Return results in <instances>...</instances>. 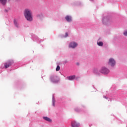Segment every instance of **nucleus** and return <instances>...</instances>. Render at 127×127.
I'll return each instance as SVG.
<instances>
[{
  "mask_svg": "<svg viewBox=\"0 0 127 127\" xmlns=\"http://www.w3.org/2000/svg\"><path fill=\"white\" fill-rule=\"evenodd\" d=\"M14 24L16 27H19V24L16 19L14 20Z\"/></svg>",
  "mask_w": 127,
  "mask_h": 127,
  "instance_id": "obj_9",
  "label": "nucleus"
},
{
  "mask_svg": "<svg viewBox=\"0 0 127 127\" xmlns=\"http://www.w3.org/2000/svg\"><path fill=\"white\" fill-rule=\"evenodd\" d=\"M76 64H77V65H79V63H77Z\"/></svg>",
  "mask_w": 127,
  "mask_h": 127,
  "instance_id": "obj_18",
  "label": "nucleus"
},
{
  "mask_svg": "<svg viewBox=\"0 0 127 127\" xmlns=\"http://www.w3.org/2000/svg\"><path fill=\"white\" fill-rule=\"evenodd\" d=\"M97 45L98 46H103V45H104V43L102 42H97Z\"/></svg>",
  "mask_w": 127,
  "mask_h": 127,
  "instance_id": "obj_13",
  "label": "nucleus"
},
{
  "mask_svg": "<svg viewBox=\"0 0 127 127\" xmlns=\"http://www.w3.org/2000/svg\"><path fill=\"white\" fill-rule=\"evenodd\" d=\"M50 80L53 83H58L60 81L59 77L56 76H51L50 77Z\"/></svg>",
  "mask_w": 127,
  "mask_h": 127,
  "instance_id": "obj_2",
  "label": "nucleus"
},
{
  "mask_svg": "<svg viewBox=\"0 0 127 127\" xmlns=\"http://www.w3.org/2000/svg\"><path fill=\"white\" fill-rule=\"evenodd\" d=\"M65 18L68 22H71V21H72V17H71V16L67 15L65 16Z\"/></svg>",
  "mask_w": 127,
  "mask_h": 127,
  "instance_id": "obj_8",
  "label": "nucleus"
},
{
  "mask_svg": "<svg viewBox=\"0 0 127 127\" xmlns=\"http://www.w3.org/2000/svg\"><path fill=\"white\" fill-rule=\"evenodd\" d=\"M124 35H125V36H127V31H125L124 32Z\"/></svg>",
  "mask_w": 127,
  "mask_h": 127,
  "instance_id": "obj_16",
  "label": "nucleus"
},
{
  "mask_svg": "<svg viewBox=\"0 0 127 127\" xmlns=\"http://www.w3.org/2000/svg\"><path fill=\"white\" fill-rule=\"evenodd\" d=\"M108 65L112 66V67H114V66L116 65V61L113 58L110 59L108 62Z\"/></svg>",
  "mask_w": 127,
  "mask_h": 127,
  "instance_id": "obj_4",
  "label": "nucleus"
},
{
  "mask_svg": "<svg viewBox=\"0 0 127 127\" xmlns=\"http://www.w3.org/2000/svg\"><path fill=\"white\" fill-rule=\"evenodd\" d=\"M43 119L44 120H45V121H47V122H49L50 123L52 122V120L50 118L47 117H43Z\"/></svg>",
  "mask_w": 127,
  "mask_h": 127,
  "instance_id": "obj_10",
  "label": "nucleus"
},
{
  "mask_svg": "<svg viewBox=\"0 0 127 127\" xmlns=\"http://www.w3.org/2000/svg\"><path fill=\"white\" fill-rule=\"evenodd\" d=\"M12 63H13V61H8V62L4 63V68L6 69L8 68L10 66H11Z\"/></svg>",
  "mask_w": 127,
  "mask_h": 127,
  "instance_id": "obj_5",
  "label": "nucleus"
},
{
  "mask_svg": "<svg viewBox=\"0 0 127 127\" xmlns=\"http://www.w3.org/2000/svg\"><path fill=\"white\" fill-rule=\"evenodd\" d=\"M104 98H105V99H106L107 98L106 97V96H104Z\"/></svg>",
  "mask_w": 127,
  "mask_h": 127,
  "instance_id": "obj_19",
  "label": "nucleus"
},
{
  "mask_svg": "<svg viewBox=\"0 0 127 127\" xmlns=\"http://www.w3.org/2000/svg\"><path fill=\"white\" fill-rule=\"evenodd\" d=\"M100 73L102 74H109L110 73V70L106 67H103L100 70Z\"/></svg>",
  "mask_w": 127,
  "mask_h": 127,
  "instance_id": "obj_3",
  "label": "nucleus"
},
{
  "mask_svg": "<svg viewBox=\"0 0 127 127\" xmlns=\"http://www.w3.org/2000/svg\"><path fill=\"white\" fill-rule=\"evenodd\" d=\"M59 70H60V66L58 65L56 68V71H59Z\"/></svg>",
  "mask_w": 127,
  "mask_h": 127,
  "instance_id": "obj_14",
  "label": "nucleus"
},
{
  "mask_svg": "<svg viewBox=\"0 0 127 127\" xmlns=\"http://www.w3.org/2000/svg\"><path fill=\"white\" fill-rule=\"evenodd\" d=\"M75 78H76V76L75 75L70 76L68 77V80H74Z\"/></svg>",
  "mask_w": 127,
  "mask_h": 127,
  "instance_id": "obj_11",
  "label": "nucleus"
},
{
  "mask_svg": "<svg viewBox=\"0 0 127 127\" xmlns=\"http://www.w3.org/2000/svg\"><path fill=\"white\" fill-rule=\"evenodd\" d=\"M68 36V33H65V37H67Z\"/></svg>",
  "mask_w": 127,
  "mask_h": 127,
  "instance_id": "obj_17",
  "label": "nucleus"
},
{
  "mask_svg": "<svg viewBox=\"0 0 127 127\" xmlns=\"http://www.w3.org/2000/svg\"><path fill=\"white\" fill-rule=\"evenodd\" d=\"M78 46V44L75 43L74 42H72L69 44V47L70 48H75Z\"/></svg>",
  "mask_w": 127,
  "mask_h": 127,
  "instance_id": "obj_6",
  "label": "nucleus"
},
{
  "mask_svg": "<svg viewBox=\"0 0 127 127\" xmlns=\"http://www.w3.org/2000/svg\"><path fill=\"white\" fill-rule=\"evenodd\" d=\"M72 127H80V123L73 121L71 123Z\"/></svg>",
  "mask_w": 127,
  "mask_h": 127,
  "instance_id": "obj_7",
  "label": "nucleus"
},
{
  "mask_svg": "<svg viewBox=\"0 0 127 127\" xmlns=\"http://www.w3.org/2000/svg\"><path fill=\"white\" fill-rule=\"evenodd\" d=\"M24 15L28 21H32V12H31V10L28 9H25Z\"/></svg>",
  "mask_w": 127,
  "mask_h": 127,
  "instance_id": "obj_1",
  "label": "nucleus"
},
{
  "mask_svg": "<svg viewBox=\"0 0 127 127\" xmlns=\"http://www.w3.org/2000/svg\"><path fill=\"white\" fill-rule=\"evenodd\" d=\"M0 2L3 5H4L6 3V0H0Z\"/></svg>",
  "mask_w": 127,
  "mask_h": 127,
  "instance_id": "obj_12",
  "label": "nucleus"
},
{
  "mask_svg": "<svg viewBox=\"0 0 127 127\" xmlns=\"http://www.w3.org/2000/svg\"><path fill=\"white\" fill-rule=\"evenodd\" d=\"M53 106H55V100L54 99H53Z\"/></svg>",
  "mask_w": 127,
  "mask_h": 127,
  "instance_id": "obj_15",
  "label": "nucleus"
}]
</instances>
